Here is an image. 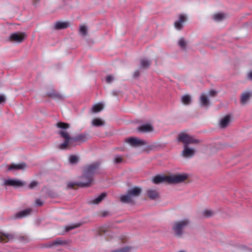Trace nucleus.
Segmentation results:
<instances>
[{"label":"nucleus","instance_id":"nucleus-1","mask_svg":"<svg viewBox=\"0 0 252 252\" xmlns=\"http://www.w3.org/2000/svg\"><path fill=\"white\" fill-rule=\"evenodd\" d=\"M57 126L63 129L58 132L61 136L64 139L63 142L59 145L61 149H65L68 146L73 145L75 142H84L88 139L87 134L85 133L70 137L66 131V129L69 127L68 124L59 122L57 124Z\"/></svg>","mask_w":252,"mask_h":252},{"label":"nucleus","instance_id":"nucleus-2","mask_svg":"<svg viewBox=\"0 0 252 252\" xmlns=\"http://www.w3.org/2000/svg\"><path fill=\"white\" fill-rule=\"evenodd\" d=\"M100 164V161H96L84 167V173L80 177L82 180L78 183L79 187H88L91 185L94 181V176L96 174Z\"/></svg>","mask_w":252,"mask_h":252},{"label":"nucleus","instance_id":"nucleus-3","mask_svg":"<svg viewBox=\"0 0 252 252\" xmlns=\"http://www.w3.org/2000/svg\"><path fill=\"white\" fill-rule=\"evenodd\" d=\"M188 219H184L175 223L173 229L177 236L180 237L184 233L185 227L189 224Z\"/></svg>","mask_w":252,"mask_h":252},{"label":"nucleus","instance_id":"nucleus-4","mask_svg":"<svg viewBox=\"0 0 252 252\" xmlns=\"http://www.w3.org/2000/svg\"><path fill=\"white\" fill-rule=\"evenodd\" d=\"M177 140L178 142L183 143L184 145V146H187L190 144L197 143L198 140L194 139L190 135L184 132H181L178 135Z\"/></svg>","mask_w":252,"mask_h":252},{"label":"nucleus","instance_id":"nucleus-5","mask_svg":"<svg viewBox=\"0 0 252 252\" xmlns=\"http://www.w3.org/2000/svg\"><path fill=\"white\" fill-rule=\"evenodd\" d=\"M26 37L27 34L25 32H17L11 33L8 40L12 42L21 43L24 41Z\"/></svg>","mask_w":252,"mask_h":252},{"label":"nucleus","instance_id":"nucleus-6","mask_svg":"<svg viewBox=\"0 0 252 252\" xmlns=\"http://www.w3.org/2000/svg\"><path fill=\"white\" fill-rule=\"evenodd\" d=\"M189 175L188 174H179L169 176L168 183H180L185 181L188 179Z\"/></svg>","mask_w":252,"mask_h":252},{"label":"nucleus","instance_id":"nucleus-7","mask_svg":"<svg viewBox=\"0 0 252 252\" xmlns=\"http://www.w3.org/2000/svg\"><path fill=\"white\" fill-rule=\"evenodd\" d=\"M25 182L17 179H7L5 180L3 182V185L13 187H23L25 185Z\"/></svg>","mask_w":252,"mask_h":252},{"label":"nucleus","instance_id":"nucleus-8","mask_svg":"<svg viewBox=\"0 0 252 252\" xmlns=\"http://www.w3.org/2000/svg\"><path fill=\"white\" fill-rule=\"evenodd\" d=\"M126 142L132 147H137L147 145L146 141L134 137L127 138L126 140Z\"/></svg>","mask_w":252,"mask_h":252},{"label":"nucleus","instance_id":"nucleus-9","mask_svg":"<svg viewBox=\"0 0 252 252\" xmlns=\"http://www.w3.org/2000/svg\"><path fill=\"white\" fill-rule=\"evenodd\" d=\"M195 150L194 148H189L187 146H184V149L182 153V155L184 158H191L195 154Z\"/></svg>","mask_w":252,"mask_h":252},{"label":"nucleus","instance_id":"nucleus-10","mask_svg":"<svg viewBox=\"0 0 252 252\" xmlns=\"http://www.w3.org/2000/svg\"><path fill=\"white\" fill-rule=\"evenodd\" d=\"M67 244V241L58 238L55 241L50 242L46 244L47 248H52L55 246H63Z\"/></svg>","mask_w":252,"mask_h":252},{"label":"nucleus","instance_id":"nucleus-11","mask_svg":"<svg viewBox=\"0 0 252 252\" xmlns=\"http://www.w3.org/2000/svg\"><path fill=\"white\" fill-rule=\"evenodd\" d=\"M137 129L139 132H149L153 131V127L151 124L147 123L140 126L137 127Z\"/></svg>","mask_w":252,"mask_h":252},{"label":"nucleus","instance_id":"nucleus-12","mask_svg":"<svg viewBox=\"0 0 252 252\" xmlns=\"http://www.w3.org/2000/svg\"><path fill=\"white\" fill-rule=\"evenodd\" d=\"M186 21V17L184 15H181L178 20L174 22V26L176 29L180 30L183 27L184 23Z\"/></svg>","mask_w":252,"mask_h":252},{"label":"nucleus","instance_id":"nucleus-13","mask_svg":"<svg viewBox=\"0 0 252 252\" xmlns=\"http://www.w3.org/2000/svg\"><path fill=\"white\" fill-rule=\"evenodd\" d=\"M201 106L208 108L210 105V102L208 97L205 94H202L199 97Z\"/></svg>","mask_w":252,"mask_h":252},{"label":"nucleus","instance_id":"nucleus-14","mask_svg":"<svg viewBox=\"0 0 252 252\" xmlns=\"http://www.w3.org/2000/svg\"><path fill=\"white\" fill-rule=\"evenodd\" d=\"M169 176H157L153 178V182L155 184H158L161 183H168Z\"/></svg>","mask_w":252,"mask_h":252},{"label":"nucleus","instance_id":"nucleus-15","mask_svg":"<svg viewBox=\"0 0 252 252\" xmlns=\"http://www.w3.org/2000/svg\"><path fill=\"white\" fill-rule=\"evenodd\" d=\"M27 166V165L25 163L22 162L19 164H14L12 163L11 165H10L8 168V170L10 171L12 170H23Z\"/></svg>","mask_w":252,"mask_h":252},{"label":"nucleus","instance_id":"nucleus-16","mask_svg":"<svg viewBox=\"0 0 252 252\" xmlns=\"http://www.w3.org/2000/svg\"><path fill=\"white\" fill-rule=\"evenodd\" d=\"M141 189L139 187H135L128 190V193L132 198L138 196L141 193Z\"/></svg>","mask_w":252,"mask_h":252},{"label":"nucleus","instance_id":"nucleus-17","mask_svg":"<svg viewBox=\"0 0 252 252\" xmlns=\"http://www.w3.org/2000/svg\"><path fill=\"white\" fill-rule=\"evenodd\" d=\"M230 122V117L229 116H225L222 118L220 121V126L224 128L226 127Z\"/></svg>","mask_w":252,"mask_h":252},{"label":"nucleus","instance_id":"nucleus-18","mask_svg":"<svg viewBox=\"0 0 252 252\" xmlns=\"http://www.w3.org/2000/svg\"><path fill=\"white\" fill-rule=\"evenodd\" d=\"M252 94L251 92H245L243 93L241 96V103L242 104H245L249 100Z\"/></svg>","mask_w":252,"mask_h":252},{"label":"nucleus","instance_id":"nucleus-19","mask_svg":"<svg viewBox=\"0 0 252 252\" xmlns=\"http://www.w3.org/2000/svg\"><path fill=\"white\" fill-rule=\"evenodd\" d=\"M147 194L151 199H155L158 197V192L155 189H149L147 190Z\"/></svg>","mask_w":252,"mask_h":252},{"label":"nucleus","instance_id":"nucleus-20","mask_svg":"<svg viewBox=\"0 0 252 252\" xmlns=\"http://www.w3.org/2000/svg\"><path fill=\"white\" fill-rule=\"evenodd\" d=\"M32 210L30 208L26 209L16 214V218L17 219H21L26 217L30 215Z\"/></svg>","mask_w":252,"mask_h":252},{"label":"nucleus","instance_id":"nucleus-21","mask_svg":"<svg viewBox=\"0 0 252 252\" xmlns=\"http://www.w3.org/2000/svg\"><path fill=\"white\" fill-rule=\"evenodd\" d=\"M182 102L186 105H189L192 101L191 96L189 94H186L181 97Z\"/></svg>","mask_w":252,"mask_h":252},{"label":"nucleus","instance_id":"nucleus-22","mask_svg":"<svg viewBox=\"0 0 252 252\" xmlns=\"http://www.w3.org/2000/svg\"><path fill=\"white\" fill-rule=\"evenodd\" d=\"M132 198L127 192L125 194H123L120 196V201L124 203H129L132 202Z\"/></svg>","mask_w":252,"mask_h":252},{"label":"nucleus","instance_id":"nucleus-23","mask_svg":"<svg viewBox=\"0 0 252 252\" xmlns=\"http://www.w3.org/2000/svg\"><path fill=\"white\" fill-rule=\"evenodd\" d=\"M68 26V24L67 22H57L54 25V28L56 30H61L66 29Z\"/></svg>","mask_w":252,"mask_h":252},{"label":"nucleus","instance_id":"nucleus-24","mask_svg":"<svg viewBox=\"0 0 252 252\" xmlns=\"http://www.w3.org/2000/svg\"><path fill=\"white\" fill-rule=\"evenodd\" d=\"M151 62L147 59H142L140 61V66L141 68H148L151 65Z\"/></svg>","mask_w":252,"mask_h":252},{"label":"nucleus","instance_id":"nucleus-25","mask_svg":"<svg viewBox=\"0 0 252 252\" xmlns=\"http://www.w3.org/2000/svg\"><path fill=\"white\" fill-rule=\"evenodd\" d=\"M5 239H7L8 241L12 240L13 239V235L11 234H0V242H5L7 241L5 240Z\"/></svg>","mask_w":252,"mask_h":252},{"label":"nucleus","instance_id":"nucleus-26","mask_svg":"<svg viewBox=\"0 0 252 252\" xmlns=\"http://www.w3.org/2000/svg\"><path fill=\"white\" fill-rule=\"evenodd\" d=\"M103 108V105L101 103L95 104L92 108V112L94 113H98L101 111Z\"/></svg>","mask_w":252,"mask_h":252},{"label":"nucleus","instance_id":"nucleus-27","mask_svg":"<svg viewBox=\"0 0 252 252\" xmlns=\"http://www.w3.org/2000/svg\"><path fill=\"white\" fill-rule=\"evenodd\" d=\"M106 193L104 192H102L98 197L94 199L92 201V203L93 204H98L100 203L106 196Z\"/></svg>","mask_w":252,"mask_h":252},{"label":"nucleus","instance_id":"nucleus-28","mask_svg":"<svg viewBox=\"0 0 252 252\" xmlns=\"http://www.w3.org/2000/svg\"><path fill=\"white\" fill-rule=\"evenodd\" d=\"M81 225L80 223H76L75 224H71L65 227V231L66 232L69 231L72 229L79 227Z\"/></svg>","mask_w":252,"mask_h":252},{"label":"nucleus","instance_id":"nucleus-29","mask_svg":"<svg viewBox=\"0 0 252 252\" xmlns=\"http://www.w3.org/2000/svg\"><path fill=\"white\" fill-rule=\"evenodd\" d=\"M92 124L95 126H103L104 123L101 119L96 118L92 121Z\"/></svg>","mask_w":252,"mask_h":252},{"label":"nucleus","instance_id":"nucleus-30","mask_svg":"<svg viewBox=\"0 0 252 252\" xmlns=\"http://www.w3.org/2000/svg\"><path fill=\"white\" fill-rule=\"evenodd\" d=\"M123 160L122 156L119 155H116L114 157L113 162L114 164H118L122 162Z\"/></svg>","mask_w":252,"mask_h":252},{"label":"nucleus","instance_id":"nucleus-31","mask_svg":"<svg viewBox=\"0 0 252 252\" xmlns=\"http://www.w3.org/2000/svg\"><path fill=\"white\" fill-rule=\"evenodd\" d=\"M203 217L205 218L211 217L214 215V212L210 210H205L202 212Z\"/></svg>","mask_w":252,"mask_h":252},{"label":"nucleus","instance_id":"nucleus-32","mask_svg":"<svg viewBox=\"0 0 252 252\" xmlns=\"http://www.w3.org/2000/svg\"><path fill=\"white\" fill-rule=\"evenodd\" d=\"M225 17L223 13H217L214 15V18L217 21H220L223 20Z\"/></svg>","mask_w":252,"mask_h":252},{"label":"nucleus","instance_id":"nucleus-33","mask_svg":"<svg viewBox=\"0 0 252 252\" xmlns=\"http://www.w3.org/2000/svg\"><path fill=\"white\" fill-rule=\"evenodd\" d=\"M79 32L82 36H85L87 34V28L84 25L81 26L80 27Z\"/></svg>","mask_w":252,"mask_h":252},{"label":"nucleus","instance_id":"nucleus-34","mask_svg":"<svg viewBox=\"0 0 252 252\" xmlns=\"http://www.w3.org/2000/svg\"><path fill=\"white\" fill-rule=\"evenodd\" d=\"M186 42L183 38H181L178 41L179 46L183 50H186Z\"/></svg>","mask_w":252,"mask_h":252},{"label":"nucleus","instance_id":"nucleus-35","mask_svg":"<svg viewBox=\"0 0 252 252\" xmlns=\"http://www.w3.org/2000/svg\"><path fill=\"white\" fill-rule=\"evenodd\" d=\"M69 162L71 164H76L78 161L77 157L75 156H71L69 158Z\"/></svg>","mask_w":252,"mask_h":252},{"label":"nucleus","instance_id":"nucleus-36","mask_svg":"<svg viewBox=\"0 0 252 252\" xmlns=\"http://www.w3.org/2000/svg\"><path fill=\"white\" fill-rule=\"evenodd\" d=\"M38 184V182L36 181H32L29 185V188L33 189Z\"/></svg>","mask_w":252,"mask_h":252},{"label":"nucleus","instance_id":"nucleus-37","mask_svg":"<svg viewBox=\"0 0 252 252\" xmlns=\"http://www.w3.org/2000/svg\"><path fill=\"white\" fill-rule=\"evenodd\" d=\"M6 100V97L5 94H0V104H3L5 103Z\"/></svg>","mask_w":252,"mask_h":252},{"label":"nucleus","instance_id":"nucleus-38","mask_svg":"<svg viewBox=\"0 0 252 252\" xmlns=\"http://www.w3.org/2000/svg\"><path fill=\"white\" fill-rule=\"evenodd\" d=\"M80 182H68L67 184V188L68 189H72L73 188L74 185H77L78 186V183Z\"/></svg>","mask_w":252,"mask_h":252},{"label":"nucleus","instance_id":"nucleus-39","mask_svg":"<svg viewBox=\"0 0 252 252\" xmlns=\"http://www.w3.org/2000/svg\"><path fill=\"white\" fill-rule=\"evenodd\" d=\"M113 80H114V78L111 75H108L105 79L107 83H110Z\"/></svg>","mask_w":252,"mask_h":252},{"label":"nucleus","instance_id":"nucleus-40","mask_svg":"<svg viewBox=\"0 0 252 252\" xmlns=\"http://www.w3.org/2000/svg\"><path fill=\"white\" fill-rule=\"evenodd\" d=\"M217 94V91L215 90H211L209 92V95L211 96H215Z\"/></svg>","mask_w":252,"mask_h":252},{"label":"nucleus","instance_id":"nucleus-41","mask_svg":"<svg viewBox=\"0 0 252 252\" xmlns=\"http://www.w3.org/2000/svg\"><path fill=\"white\" fill-rule=\"evenodd\" d=\"M54 98L58 99H62L63 98V97L62 95L60 94H59L56 92L54 97Z\"/></svg>","mask_w":252,"mask_h":252},{"label":"nucleus","instance_id":"nucleus-42","mask_svg":"<svg viewBox=\"0 0 252 252\" xmlns=\"http://www.w3.org/2000/svg\"><path fill=\"white\" fill-rule=\"evenodd\" d=\"M35 204L37 206H41L43 205V202L40 199H37L35 200Z\"/></svg>","mask_w":252,"mask_h":252},{"label":"nucleus","instance_id":"nucleus-43","mask_svg":"<svg viewBox=\"0 0 252 252\" xmlns=\"http://www.w3.org/2000/svg\"><path fill=\"white\" fill-rule=\"evenodd\" d=\"M56 93V92L55 91H52L50 92H48L47 95L50 97L54 98Z\"/></svg>","mask_w":252,"mask_h":252},{"label":"nucleus","instance_id":"nucleus-44","mask_svg":"<svg viewBox=\"0 0 252 252\" xmlns=\"http://www.w3.org/2000/svg\"><path fill=\"white\" fill-rule=\"evenodd\" d=\"M140 73L139 70H137L134 72V73L133 74V77L136 78L140 76Z\"/></svg>","mask_w":252,"mask_h":252},{"label":"nucleus","instance_id":"nucleus-45","mask_svg":"<svg viewBox=\"0 0 252 252\" xmlns=\"http://www.w3.org/2000/svg\"><path fill=\"white\" fill-rule=\"evenodd\" d=\"M240 248L243 250V251H247V250H249V249H248V248L246 246H244V245H243V246H241Z\"/></svg>","mask_w":252,"mask_h":252},{"label":"nucleus","instance_id":"nucleus-46","mask_svg":"<svg viewBox=\"0 0 252 252\" xmlns=\"http://www.w3.org/2000/svg\"><path fill=\"white\" fill-rule=\"evenodd\" d=\"M248 77L250 80L252 81V71L249 73Z\"/></svg>","mask_w":252,"mask_h":252},{"label":"nucleus","instance_id":"nucleus-47","mask_svg":"<svg viewBox=\"0 0 252 252\" xmlns=\"http://www.w3.org/2000/svg\"><path fill=\"white\" fill-rule=\"evenodd\" d=\"M108 214V212H106V211L104 212L103 213L102 216H103V217H106V216H107Z\"/></svg>","mask_w":252,"mask_h":252},{"label":"nucleus","instance_id":"nucleus-48","mask_svg":"<svg viewBox=\"0 0 252 252\" xmlns=\"http://www.w3.org/2000/svg\"><path fill=\"white\" fill-rule=\"evenodd\" d=\"M34 0L35 1L34 4V5L36 6V1L38 2L39 1V0Z\"/></svg>","mask_w":252,"mask_h":252},{"label":"nucleus","instance_id":"nucleus-49","mask_svg":"<svg viewBox=\"0 0 252 252\" xmlns=\"http://www.w3.org/2000/svg\"><path fill=\"white\" fill-rule=\"evenodd\" d=\"M179 252H185V251H179Z\"/></svg>","mask_w":252,"mask_h":252}]
</instances>
